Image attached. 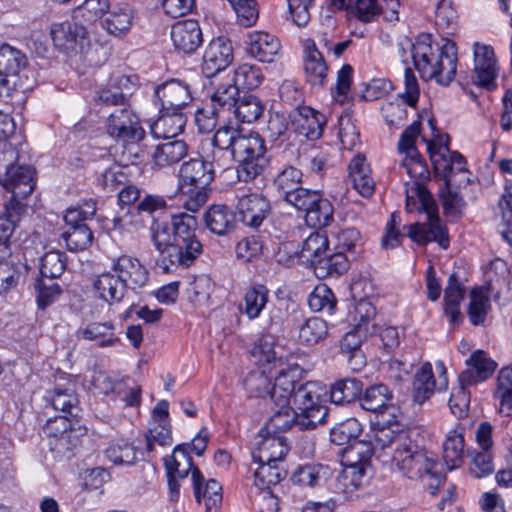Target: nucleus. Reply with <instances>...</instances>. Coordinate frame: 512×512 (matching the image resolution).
Listing matches in <instances>:
<instances>
[{
	"label": "nucleus",
	"mask_w": 512,
	"mask_h": 512,
	"mask_svg": "<svg viewBox=\"0 0 512 512\" xmlns=\"http://www.w3.org/2000/svg\"><path fill=\"white\" fill-rule=\"evenodd\" d=\"M420 128V120L414 121L402 132L398 142L399 152L406 154L401 166L405 168L410 178L415 179L411 188L407 190V207L410 205V200L416 196L420 203V211L426 214V221L409 225L407 234L418 245L437 242L441 248L447 249L448 232L439 218L437 204L427 188L417 181L425 179L428 174L427 166L415 147Z\"/></svg>",
	"instance_id": "f257e3e1"
},
{
	"label": "nucleus",
	"mask_w": 512,
	"mask_h": 512,
	"mask_svg": "<svg viewBox=\"0 0 512 512\" xmlns=\"http://www.w3.org/2000/svg\"><path fill=\"white\" fill-rule=\"evenodd\" d=\"M197 220L187 213L172 215L171 222L153 220L151 240L159 252L157 263L164 272L189 268L203 252L196 236Z\"/></svg>",
	"instance_id": "f03ea898"
},
{
	"label": "nucleus",
	"mask_w": 512,
	"mask_h": 512,
	"mask_svg": "<svg viewBox=\"0 0 512 512\" xmlns=\"http://www.w3.org/2000/svg\"><path fill=\"white\" fill-rule=\"evenodd\" d=\"M375 446L391 450L393 467L407 479L426 480L429 487H437L441 483L442 476L436 471L434 455L412 438V432L380 429L375 433Z\"/></svg>",
	"instance_id": "7ed1b4c3"
},
{
	"label": "nucleus",
	"mask_w": 512,
	"mask_h": 512,
	"mask_svg": "<svg viewBox=\"0 0 512 512\" xmlns=\"http://www.w3.org/2000/svg\"><path fill=\"white\" fill-rule=\"evenodd\" d=\"M215 146L231 151L236 167L237 179L250 182L256 179L268 164L264 139L256 132L242 134L231 126H222L210 142Z\"/></svg>",
	"instance_id": "20e7f679"
},
{
	"label": "nucleus",
	"mask_w": 512,
	"mask_h": 512,
	"mask_svg": "<svg viewBox=\"0 0 512 512\" xmlns=\"http://www.w3.org/2000/svg\"><path fill=\"white\" fill-rule=\"evenodd\" d=\"M414 66L424 81L434 79L448 86L457 71V47L450 40L439 45L432 41L430 34H421L416 38Z\"/></svg>",
	"instance_id": "39448f33"
},
{
	"label": "nucleus",
	"mask_w": 512,
	"mask_h": 512,
	"mask_svg": "<svg viewBox=\"0 0 512 512\" xmlns=\"http://www.w3.org/2000/svg\"><path fill=\"white\" fill-rule=\"evenodd\" d=\"M323 394L322 386L314 381H303L296 389L291 403L300 416V430H312L326 422L328 408L322 404Z\"/></svg>",
	"instance_id": "423d86ee"
},
{
	"label": "nucleus",
	"mask_w": 512,
	"mask_h": 512,
	"mask_svg": "<svg viewBox=\"0 0 512 512\" xmlns=\"http://www.w3.org/2000/svg\"><path fill=\"white\" fill-rule=\"evenodd\" d=\"M0 184L6 191L11 193L9 201L4 205H12L14 208L21 207L20 216L26 212V203L24 200L35 189V170L29 165H15L11 162L2 163L0 158Z\"/></svg>",
	"instance_id": "0eeeda50"
},
{
	"label": "nucleus",
	"mask_w": 512,
	"mask_h": 512,
	"mask_svg": "<svg viewBox=\"0 0 512 512\" xmlns=\"http://www.w3.org/2000/svg\"><path fill=\"white\" fill-rule=\"evenodd\" d=\"M443 147L444 152H431L430 157L434 166L435 174L446 185L451 179V187L455 189L465 188L470 183V173L466 168V160L458 151H450L448 147L449 137Z\"/></svg>",
	"instance_id": "6e6552de"
},
{
	"label": "nucleus",
	"mask_w": 512,
	"mask_h": 512,
	"mask_svg": "<svg viewBox=\"0 0 512 512\" xmlns=\"http://www.w3.org/2000/svg\"><path fill=\"white\" fill-rule=\"evenodd\" d=\"M107 133L125 143H136L144 139L139 116L128 105L116 108L107 119Z\"/></svg>",
	"instance_id": "1a4fd4ad"
},
{
	"label": "nucleus",
	"mask_w": 512,
	"mask_h": 512,
	"mask_svg": "<svg viewBox=\"0 0 512 512\" xmlns=\"http://www.w3.org/2000/svg\"><path fill=\"white\" fill-rule=\"evenodd\" d=\"M405 91L400 94L403 103L388 102L382 106V114L387 125L392 129L401 127L407 119V108L410 106L415 108L419 98L418 81L411 68L405 69Z\"/></svg>",
	"instance_id": "9d476101"
},
{
	"label": "nucleus",
	"mask_w": 512,
	"mask_h": 512,
	"mask_svg": "<svg viewBox=\"0 0 512 512\" xmlns=\"http://www.w3.org/2000/svg\"><path fill=\"white\" fill-rule=\"evenodd\" d=\"M294 208L305 212V223L311 228L321 229L334 221V207L319 190L310 189Z\"/></svg>",
	"instance_id": "9b49d317"
},
{
	"label": "nucleus",
	"mask_w": 512,
	"mask_h": 512,
	"mask_svg": "<svg viewBox=\"0 0 512 512\" xmlns=\"http://www.w3.org/2000/svg\"><path fill=\"white\" fill-rule=\"evenodd\" d=\"M154 97L159 111H181L193 100L190 85L179 79H171L158 85Z\"/></svg>",
	"instance_id": "f8f14e48"
},
{
	"label": "nucleus",
	"mask_w": 512,
	"mask_h": 512,
	"mask_svg": "<svg viewBox=\"0 0 512 512\" xmlns=\"http://www.w3.org/2000/svg\"><path fill=\"white\" fill-rule=\"evenodd\" d=\"M277 368L279 370L271 388L270 400L276 406H285L291 404V398L303 382L304 370L296 363Z\"/></svg>",
	"instance_id": "ddd939ff"
},
{
	"label": "nucleus",
	"mask_w": 512,
	"mask_h": 512,
	"mask_svg": "<svg viewBox=\"0 0 512 512\" xmlns=\"http://www.w3.org/2000/svg\"><path fill=\"white\" fill-rule=\"evenodd\" d=\"M271 203L267 197L259 193L241 196L236 205L238 220L246 227L259 229L271 214Z\"/></svg>",
	"instance_id": "4468645a"
},
{
	"label": "nucleus",
	"mask_w": 512,
	"mask_h": 512,
	"mask_svg": "<svg viewBox=\"0 0 512 512\" xmlns=\"http://www.w3.org/2000/svg\"><path fill=\"white\" fill-rule=\"evenodd\" d=\"M27 63V57L22 51L7 43L0 44V76L4 77L0 80L1 83L8 84L9 78H12L14 86L30 89L31 85L21 79V73L27 78Z\"/></svg>",
	"instance_id": "2eb2a0df"
},
{
	"label": "nucleus",
	"mask_w": 512,
	"mask_h": 512,
	"mask_svg": "<svg viewBox=\"0 0 512 512\" xmlns=\"http://www.w3.org/2000/svg\"><path fill=\"white\" fill-rule=\"evenodd\" d=\"M474 54V84L487 90L496 87L495 80L498 75V66L494 49L490 45L475 42L473 45Z\"/></svg>",
	"instance_id": "dca6fc26"
},
{
	"label": "nucleus",
	"mask_w": 512,
	"mask_h": 512,
	"mask_svg": "<svg viewBox=\"0 0 512 512\" xmlns=\"http://www.w3.org/2000/svg\"><path fill=\"white\" fill-rule=\"evenodd\" d=\"M234 59L231 41L223 36L214 38L206 47L202 58V72L210 78L225 70Z\"/></svg>",
	"instance_id": "f3484780"
},
{
	"label": "nucleus",
	"mask_w": 512,
	"mask_h": 512,
	"mask_svg": "<svg viewBox=\"0 0 512 512\" xmlns=\"http://www.w3.org/2000/svg\"><path fill=\"white\" fill-rule=\"evenodd\" d=\"M165 466L167 473L176 474L178 478H185L192 472V481L194 496L196 500L200 501L201 494V482L204 480L202 473L199 468L194 466L193 459L190 455V444H179L171 455L170 460H165Z\"/></svg>",
	"instance_id": "a211bd4d"
},
{
	"label": "nucleus",
	"mask_w": 512,
	"mask_h": 512,
	"mask_svg": "<svg viewBox=\"0 0 512 512\" xmlns=\"http://www.w3.org/2000/svg\"><path fill=\"white\" fill-rule=\"evenodd\" d=\"M45 430L54 440L51 441V449L59 454L69 457L72 452L81 444L80 428H74V424L66 422L63 418H54L47 421Z\"/></svg>",
	"instance_id": "6ab92c4d"
},
{
	"label": "nucleus",
	"mask_w": 512,
	"mask_h": 512,
	"mask_svg": "<svg viewBox=\"0 0 512 512\" xmlns=\"http://www.w3.org/2000/svg\"><path fill=\"white\" fill-rule=\"evenodd\" d=\"M50 34L55 47L66 54L82 49L87 40L86 28L70 21L53 24Z\"/></svg>",
	"instance_id": "aec40b11"
},
{
	"label": "nucleus",
	"mask_w": 512,
	"mask_h": 512,
	"mask_svg": "<svg viewBox=\"0 0 512 512\" xmlns=\"http://www.w3.org/2000/svg\"><path fill=\"white\" fill-rule=\"evenodd\" d=\"M303 173L300 169L288 165L274 178V186L286 203L295 206L310 190L302 187Z\"/></svg>",
	"instance_id": "412c9836"
},
{
	"label": "nucleus",
	"mask_w": 512,
	"mask_h": 512,
	"mask_svg": "<svg viewBox=\"0 0 512 512\" xmlns=\"http://www.w3.org/2000/svg\"><path fill=\"white\" fill-rule=\"evenodd\" d=\"M295 132L309 140L319 139L326 124L325 116L308 106L295 108L289 115Z\"/></svg>",
	"instance_id": "4be33fe9"
},
{
	"label": "nucleus",
	"mask_w": 512,
	"mask_h": 512,
	"mask_svg": "<svg viewBox=\"0 0 512 512\" xmlns=\"http://www.w3.org/2000/svg\"><path fill=\"white\" fill-rule=\"evenodd\" d=\"M170 35L174 48L184 54L194 53L203 42L200 25L194 19L177 21L172 25Z\"/></svg>",
	"instance_id": "5701e85b"
},
{
	"label": "nucleus",
	"mask_w": 512,
	"mask_h": 512,
	"mask_svg": "<svg viewBox=\"0 0 512 512\" xmlns=\"http://www.w3.org/2000/svg\"><path fill=\"white\" fill-rule=\"evenodd\" d=\"M263 430H260L259 440L251 453L253 462H282L289 451L287 439L281 434L266 432V435H264Z\"/></svg>",
	"instance_id": "b1692460"
},
{
	"label": "nucleus",
	"mask_w": 512,
	"mask_h": 512,
	"mask_svg": "<svg viewBox=\"0 0 512 512\" xmlns=\"http://www.w3.org/2000/svg\"><path fill=\"white\" fill-rule=\"evenodd\" d=\"M112 271L128 289L144 287L149 279L146 267L137 259L128 255L118 257L112 265Z\"/></svg>",
	"instance_id": "393cba45"
},
{
	"label": "nucleus",
	"mask_w": 512,
	"mask_h": 512,
	"mask_svg": "<svg viewBox=\"0 0 512 512\" xmlns=\"http://www.w3.org/2000/svg\"><path fill=\"white\" fill-rule=\"evenodd\" d=\"M138 19L137 9L129 3H119L108 10L102 27L112 36L123 37L129 33Z\"/></svg>",
	"instance_id": "a878e982"
},
{
	"label": "nucleus",
	"mask_w": 512,
	"mask_h": 512,
	"mask_svg": "<svg viewBox=\"0 0 512 512\" xmlns=\"http://www.w3.org/2000/svg\"><path fill=\"white\" fill-rule=\"evenodd\" d=\"M465 364L468 368L459 374L458 382L473 386L489 379L497 367V363L488 357L483 350L474 351L466 359Z\"/></svg>",
	"instance_id": "bb28decb"
},
{
	"label": "nucleus",
	"mask_w": 512,
	"mask_h": 512,
	"mask_svg": "<svg viewBox=\"0 0 512 512\" xmlns=\"http://www.w3.org/2000/svg\"><path fill=\"white\" fill-rule=\"evenodd\" d=\"M95 296L109 306L119 305L124 302L127 289L114 272H103L93 279Z\"/></svg>",
	"instance_id": "cd10ccee"
},
{
	"label": "nucleus",
	"mask_w": 512,
	"mask_h": 512,
	"mask_svg": "<svg viewBox=\"0 0 512 512\" xmlns=\"http://www.w3.org/2000/svg\"><path fill=\"white\" fill-rule=\"evenodd\" d=\"M247 37L248 54L260 62L271 63L280 52V41L274 35L264 31H253L249 32Z\"/></svg>",
	"instance_id": "c85d7f7f"
},
{
	"label": "nucleus",
	"mask_w": 512,
	"mask_h": 512,
	"mask_svg": "<svg viewBox=\"0 0 512 512\" xmlns=\"http://www.w3.org/2000/svg\"><path fill=\"white\" fill-rule=\"evenodd\" d=\"M215 174L202 158H194L184 162L179 170V187H208Z\"/></svg>",
	"instance_id": "c756f323"
},
{
	"label": "nucleus",
	"mask_w": 512,
	"mask_h": 512,
	"mask_svg": "<svg viewBox=\"0 0 512 512\" xmlns=\"http://www.w3.org/2000/svg\"><path fill=\"white\" fill-rule=\"evenodd\" d=\"M188 145L184 140H166L155 146L152 153V168L163 169L179 163L188 154Z\"/></svg>",
	"instance_id": "7c9ffc66"
},
{
	"label": "nucleus",
	"mask_w": 512,
	"mask_h": 512,
	"mask_svg": "<svg viewBox=\"0 0 512 512\" xmlns=\"http://www.w3.org/2000/svg\"><path fill=\"white\" fill-rule=\"evenodd\" d=\"M348 177L352 187L365 198L374 194L375 182L371 177V170L366 158L363 155H356L348 166Z\"/></svg>",
	"instance_id": "2f4dec72"
},
{
	"label": "nucleus",
	"mask_w": 512,
	"mask_h": 512,
	"mask_svg": "<svg viewBox=\"0 0 512 512\" xmlns=\"http://www.w3.org/2000/svg\"><path fill=\"white\" fill-rule=\"evenodd\" d=\"M114 324L106 322H90L78 328L76 336L79 339L92 341L100 348L112 347L119 343L120 339L114 335Z\"/></svg>",
	"instance_id": "473e14b6"
},
{
	"label": "nucleus",
	"mask_w": 512,
	"mask_h": 512,
	"mask_svg": "<svg viewBox=\"0 0 512 512\" xmlns=\"http://www.w3.org/2000/svg\"><path fill=\"white\" fill-rule=\"evenodd\" d=\"M343 465V471L336 478L339 492L351 493L368 484L372 477L371 466L355 465V463H343Z\"/></svg>",
	"instance_id": "72a5a7b5"
},
{
	"label": "nucleus",
	"mask_w": 512,
	"mask_h": 512,
	"mask_svg": "<svg viewBox=\"0 0 512 512\" xmlns=\"http://www.w3.org/2000/svg\"><path fill=\"white\" fill-rule=\"evenodd\" d=\"M392 391L385 384H374L366 388L359 396L362 409L382 414L392 405Z\"/></svg>",
	"instance_id": "f704fd0d"
},
{
	"label": "nucleus",
	"mask_w": 512,
	"mask_h": 512,
	"mask_svg": "<svg viewBox=\"0 0 512 512\" xmlns=\"http://www.w3.org/2000/svg\"><path fill=\"white\" fill-rule=\"evenodd\" d=\"M207 228L214 234L225 235L234 230L237 213L226 205H212L204 214Z\"/></svg>",
	"instance_id": "c9c22d12"
},
{
	"label": "nucleus",
	"mask_w": 512,
	"mask_h": 512,
	"mask_svg": "<svg viewBox=\"0 0 512 512\" xmlns=\"http://www.w3.org/2000/svg\"><path fill=\"white\" fill-rule=\"evenodd\" d=\"M332 476V471L327 465L310 463L297 467L291 476L294 484L303 487H321Z\"/></svg>",
	"instance_id": "e433bc0d"
},
{
	"label": "nucleus",
	"mask_w": 512,
	"mask_h": 512,
	"mask_svg": "<svg viewBox=\"0 0 512 512\" xmlns=\"http://www.w3.org/2000/svg\"><path fill=\"white\" fill-rule=\"evenodd\" d=\"M465 292V287L458 281L456 274L452 273L444 290V310L452 324L462 320L459 305L464 299Z\"/></svg>",
	"instance_id": "4c0bfd02"
},
{
	"label": "nucleus",
	"mask_w": 512,
	"mask_h": 512,
	"mask_svg": "<svg viewBox=\"0 0 512 512\" xmlns=\"http://www.w3.org/2000/svg\"><path fill=\"white\" fill-rule=\"evenodd\" d=\"M51 405L63 415L55 418H63L66 422L80 417L81 408L76 394L71 389L56 387L50 397Z\"/></svg>",
	"instance_id": "58836bf2"
},
{
	"label": "nucleus",
	"mask_w": 512,
	"mask_h": 512,
	"mask_svg": "<svg viewBox=\"0 0 512 512\" xmlns=\"http://www.w3.org/2000/svg\"><path fill=\"white\" fill-rule=\"evenodd\" d=\"M258 466L254 469V485L259 490L270 489L271 486H276L286 476V471L282 467V462H253Z\"/></svg>",
	"instance_id": "ea45409f"
},
{
	"label": "nucleus",
	"mask_w": 512,
	"mask_h": 512,
	"mask_svg": "<svg viewBox=\"0 0 512 512\" xmlns=\"http://www.w3.org/2000/svg\"><path fill=\"white\" fill-rule=\"evenodd\" d=\"M153 133L158 138L169 140L180 134L185 127L186 117L181 111H160Z\"/></svg>",
	"instance_id": "a19ab883"
},
{
	"label": "nucleus",
	"mask_w": 512,
	"mask_h": 512,
	"mask_svg": "<svg viewBox=\"0 0 512 512\" xmlns=\"http://www.w3.org/2000/svg\"><path fill=\"white\" fill-rule=\"evenodd\" d=\"M363 392V382L354 377L336 380L330 386L331 402L342 405L358 400Z\"/></svg>",
	"instance_id": "79ce46f5"
},
{
	"label": "nucleus",
	"mask_w": 512,
	"mask_h": 512,
	"mask_svg": "<svg viewBox=\"0 0 512 512\" xmlns=\"http://www.w3.org/2000/svg\"><path fill=\"white\" fill-rule=\"evenodd\" d=\"M316 277L324 279L327 277H339L349 268L348 257L341 253L324 254L312 264Z\"/></svg>",
	"instance_id": "37998d69"
},
{
	"label": "nucleus",
	"mask_w": 512,
	"mask_h": 512,
	"mask_svg": "<svg viewBox=\"0 0 512 512\" xmlns=\"http://www.w3.org/2000/svg\"><path fill=\"white\" fill-rule=\"evenodd\" d=\"M238 97H241L238 86L234 83L221 85L210 97V114H220L225 111H234Z\"/></svg>",
	"instance_id": "c03bdc74"
},
{
	"label": "nucleus",
	"mask_w": 512,
	"mask_h": 512,
	"mask_svg": "<svg viewBox=\"0 0 512 512\" xmlns=\"http://www.w3.org/2000/svg\"><path fill=\"white\" fill-rule=\"evenodd\" d=\"M304 69L308 81L312 85H322L327 75L328 66L322 53L316 48L314 42L306 47Z\"/></svg>",
	"instance_id": "a18cd8bd"
},
{
	"label": "nucleus",
	"mask_w": 512,
	"mask_h": 512,
	"mask_svg": "<svg viewBox=\"0 0 512 512\" xmlns=\"http://www.w3.org/2000/svg\"><path fill=\"white\" fill-rule=\"evenodd\" d=\"M62 238L70 251H82L89 247L93 241V233L85 222L77 221L75 224H66Z\"/></svg>",
	"instance_id": "49530a36"
},
{
	"label": "nucleus",
	"mask_w": 512,
	"mask_h": 512,
	"mask_svg": "<svg viewBox=\"0 0 512 512\" xmlns=\"http://www.w3.org/2000/svg\"><path fill=\"white\" fill-rule=\"evenodd\" d=\"M435 389V380L430 363H424L415 373L412 383L413 400L422 404L431 397Z\"/></svg>",
	"instance_id": "de8ad7c7"
},
{
	"label": "nucleus",
	"mask_w": 512,
	"mask_h": 512,
	"mask_svg": "<svg viewBox=\"0 0 512 512\" xmlns=\"http://www.w3.org/2000/svg\"><path fill=\"white\" fill-rule=\"evenodd\" d=\"M273 414L266 424V432L280 434V432L290 429L293 425L298 427L300 416L291 404L285 406H276L272 408Z\"/></svg>",
	"instance_id": "09e8293b"
},
{
	"label": "nucleus",
	"mask_w": 512,
	"mask_h": 512,
	"mask_svg": "<svg viewBox=\"0 0 512 512\" xmlns=\"http://www.w3.org/2000/svg\"><path fill=\"white\" fill-rule=\"evenodd\" d=\"M327 336L328 325L322 318L310 317L298 326V341L303 345H315Z\"/></svg>",
	"instance_id": "8fccbe9b"
},
{
	"label": "nucleus",
	"mask_w": 512,
	"mask_h": 512,
	"mask_svg": "<svg viewBox=\"0 0 512 512\" xmlns=\"http://www.w3.org/2000/svg\"><path fill=\"white\" fill-rule=\"evenodd\" d=\"M269 290L263 284L252 285L244 295L243 313L250 319L258 318L267 305Z\"/></svg>",
	"instance_id": "3c124183"
},
{
	"label": "nucleus",
	"mask_w": 512,
	"mask_h": 512,
	"mask_svg": "<svg viewBox=\"0 0 512 512\" xmlns=\"http://www.w3.org/2000/svg\"><path fill=\"white\" fill-rule=\"evenodd\" d=\"M264 112L261 100L248 92L238 97V103L233 111L236 119L242 123H252L260 118Z\"/></svg>",
	"instance_id": "603ef678"
},
{
	"label": "nucleus",
	"mask_w": 512,
	"mask_h": 512,
	"mask_svg": "<svg viewBox=\"0 0 512 512\" xmlns=\"http://www.w3.org/2000/svg\"><path fill=\"white\" fill-rule=\"evenodd\" d=\"M251 353L261 368L272 369V367L277 368L284 365L282 357L277 356L274 339L270 335L260 338Z\"/></svg>",
	"instance_id": "864d4df0"
},
{
	"label": "nucleus",
	"mask_w": 512,
	"mask_h": 512,
	"mask_svg": "<svg viewBox=\"0 0 512 512\" xmlns=\"http://www.w3.org/2000/svg\"><path fill=\"white\" fill-rule=\"evenodd\" d=\"M271 368H259L250 371L243 380V386L251 397L264 398L271 395V381L267 373H271Z\"/></svg>",
	"instance_id": "5fc2aeb1"
},
{
	"label": "nucleus",
	"mask_w": 512,
	"mask_h": 512,
	"mask_svg": "<svg viewBox=\"0 0 512 512\" xmlns=\"http://www.w3.org/2000/svg\"><path fill=\"white\" fill-rule=\"evenodd\" d=\"M464 437L457 429L450 432L443 444V459L449 470L459 467L463 462Z\"/></svg>",
	"instance_id": "6e6d98bb"
},
{
	"label": "nucleus",
	"mask_w": 512,
	"mask_h": 512,
	"mask_svg": "<svg viewBox=\"0 0 512 512\" xmlns=\"http://www.w3.org/2000/svg\"><path fill=\"white\" fill-rule=\"evenodd\" d=\"M362 425L356 418H348L330 429V441L335 445H346L357 441Z\"/></svg>",
	"instance_id": "4d7b16f0"
},
{
	"label": "nucleus",
	"mask_w": 512,
	"mask_h": 512,
	"mask_svg": "<svg viewBox=\"0 0 512 512\" xmlns=\"http://www.w3.org/2000/svg\"><path fill=\"white\" fill-rule=\"evenodd\" d=\"M378 448L375 446V438L373 443L366 441H354L343 450L342 463H355V465L363 464L371 466V457L373 452Z\"/></svg>",
	"instance_id": "13d9d810"
},
{
	"label": "nucleus",
	"mask_w": 512,
	"mask_h": 512,
	"mask_svg": "<svg viewBox=\"0 0 512 512\" xmlns=\"http://www.w3.org/2000/svg\"><path fill=\"white\" fill-rule=\"evenodd\" d=\"M328 246L329 241L324 232H312L303 243L300 257L312 265L327 252Z\"/></svg>",
	"instance_id": "bf43d9fd"
},
{
	"label": "nucleus",
	"mask_w": 512,
	"mask_h": 512,
	"mask_svg": "<svg viewBox=\"0 0 512 512\" xmlns=\"http://www.w3.org/2000/svg\"><path fill=\"white\" fill-rule=\"evenodd\" d=\"M66 269V255L60 251L46 252L40 259V278L57 279Z\"/></svg>",
	"instance_id": "052dcab7"
},
{
	"label": "nucleus",
	"mask_w": 512,
	"mask_h": 512,
	"mask_svg": "<svg viewBox=\"0 0 512 512\" xmlns=\"http://www.w3.org/2000/svg\"><path fill=\"white\" fill-rule=\"evenodd\" d=\"M451 179L447 180L439 190V196L442 200L443 209L448 216H460L466 206L463 196L459 189L451 187Z\"/></svg>",
	"instance_id": "680f3d73"
},
{
	"label": "nucleus",
	"mask_w": 512,
	"mask_h": 512,
	"mask_svg": "<svg viewBox=\"0 0 512 512\" xmlns=\"http://www.w3.org/2000/svg\"><path fill=\"white\" fill-rule=\"evenodd\" d=\"M139 454L142 455V452L124 440H120L106 449L107 458L114 464L132 465L137 461Z\"/></svg>",
	"instance_id": "e2e57ef3"
},
{
	"label": "nucleus",
	"mask_w": 512,
	"mask_h": 512,
	"mask_svg": "<svg viewBox=\"0 0 512 512\" xmlns=\"http://www.w3.org/2000/svg\"><path fill=\"white\" fill-rule=\"evenodd\" d=\"M490 309V300L482 288H475L470 293L468 316L470 322L475 325H482Z\"/></svg>",
	"instance_id": "0e129e2a"
},
{
	"label": "nucleus",
	"mask_w": 512,
	"mask_h": 512,
	"mask_svg": "<svg viewBox=\"0 0 512 512\" xmlns=\"http://www.w3.org/2000/svg\"><path fill=\"white\" fill-rule=\"evenodd\" d=\"M336 303L337 301L332 290L326 284L317 285L308 298V305L315 312L325 310L332 314Z\"/></svg>",
	"instance_id": "69168bd1"
},
{
	"label": "nucleus",
	"mask_w": 512,
	"mask_h": 512,
	"mask_svg": "<svg viewBox=\"0 0 512 512\" xmlns=\"http://www.w3.org/2000/svg\"><path fill=\"white\" fill-rule=\"evenodd\" d=\"M263 81V74L259 67L252 64H242L234 72L233 83L238 89H254Z\"/></svg>",
	"instance_id": "338daca9"
},
{
	"label": "nucleus",
	"mask_w": 512,
	"mask_h": 512,
	"mask_svg": "<svg viewBox=\"0 0 512 512\" xmlns=\"http://www.w3.org/2000/svg\"><path fill=\"white\" fill-rule=\"evenodd\" d=\"M55 279L38 278L35 282L37 292V305L39 309L44 310L54 303L62 293L61 286L54 281Z\"/></svg>",
	"instance_id": "774afa93"
}]
</instances>
